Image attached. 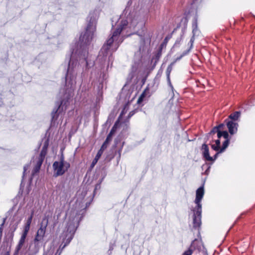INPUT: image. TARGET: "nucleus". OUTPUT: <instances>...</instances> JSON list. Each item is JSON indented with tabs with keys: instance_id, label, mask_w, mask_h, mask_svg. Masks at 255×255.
Here are the masks:
<instances>
[{
	"instance_id": "obj_22",
	"label": "nucleus",
	"mask_w": 255,
	"mask_h": 255,
	"mask_svg": "<svg viewBox=\"0 0 255 255\" xmlns=\"http://www.w3.org/2000/svg\"><path fill=\"white\" fill-rule=\"evenodd\" d=\"M240 113L239 112H236L230 115L229 118L233 120H237L240 117Z\"/></svg>"
},
{
	"instance_id": "obj_41",
	"label": "nucleus",
	"mask_w": 255,
	"mask_h": 255,
	"mask_svg": "<svg viewBox=\"0 0 255 255\" xmlns=\"http://www.w3.org/2000/svg\"><path fill=\"white\" fill-rule=\"evenodd\" d=\"M223 127V124H221L219 126H218L217 127H219V130H220V129H221V128Z\"/></svg>"
},
{
	"instance_id": "obj_11",
	"label": "nucleus",
	"mask_w": 255,
	"mask_h": 255,
	"mask_svg": "<svg viewBox=\"0 0 255 255\" xmlns=\"http://www.w3.org/2000/svg\"><path fill=\"white\" fill-rule=\"evenodd\" d=\"M203 248V243L202 241L200 239L194 240L191 245V248H193L194 250H197L198 251H201Z\"/></svg>"
},
{
	"instance_id": "obj_8",
	"label": "nucleus",
	"mask_w": 255,
	"mask_h": 255,
	"mask_svg": "<svg viewBox=\"0 0 255 255\" xmlns=\"http://www.w3.org/2000/svg\"><path fill=\"white\" fill-rule=\"evenodd\" d=\"M53 168L54 170V176L55 177L62 175L65 172L60 161H55L53 164Z\"/></svg>"
},
{
	"instance_id": "obj_24",
	"label": "nucleus",
	"mask_w": 255,
	"mask_h": 255,
	"mask_svg": "<svg viewBox=\"0 0 255 255\" xmlns=\"http://www.w3.org/2000/svg\"><path fill=\"white\" fill-rule=\"evenodd\" d=\"M110 141V140H108L107 139H106V140L102 144L100 149H102V150L104 151L107 148Z\"/></svg>"
},
{
	"instance_id": "obj_2",
	"label": "nucleus",
	"mask_w": 255,
	"mask_h": 255,
	"mask_svg": "<svg viewBox=\"0 0 255 255\" xmlns=\"http://www.w3.org/2000/svg\"><path fill=\"white\" fill-rule=\"evenodd\" d=\"M76 81L75 80L72 78H70V79L68 81L67 77H66V83L65 88L63 89H61L60 93H63V96L60 101V104L57 103L56 106L57 109H54L51 113L52 120H54L56 116V113L60 110L61 106H62V108L64 106H67V103L68 102V100L73 96V92L75 88Z\"/></svg>"
},
{
	"instance_id": "obj_33",
	"label": "nucleus",
	"mask_w": 255,
	"mask_h": 255,
	"mask_svg": "<svg viewBox=\"0 0 255 255\" xmlns=\"http://www.w3.org/2000/svg\"><path fill=\"white\" fill-rule=\"evenodd\" d=\"M48 146V141H46L44 143V145H43V146L42 147V149L47 151V150Z\"/></svg>"
},
{
	"instance_id": "obj_1",
	"label": "nucleus",
	"mask_w": 255,
	"mask_h": 255,
	"mask_svg": "<svg viewBox=\"0 0 255 255\" xmlns=\"http://www.w3.org/2000/svg\"><path fill=\"white\" fill-rule=\"evenodd\" d=\"M139 20L138 15L131 13L130 14L126 20L121 21L119 27L113 31L112 36L107 41L101 50V53L104 56H107L109 51H115L118 48L120 44L123 41V38L120 36L122 31L126 27L134 28L137 24Z\"/></svg>"
},
{
	"instance_id": "obj_30",
	"label": "nucleus",
	"mask_w": 255,
	"mask_h": 255,
	"mask_svg": "<svg viewBox=\"0 0 255 255\" xmlns=\"http://www.w3.org/2000/svg\"><path fill=\"white\" fill-rule=\"evenodd\" d=\"M103 152L104 151L102 150V149H100V150L98 151L96 157L95 158L98 159H99L101 157V155H102V154L103 153Z\"/></svg>"
},
{
	"instance_id": "obj_17",
	"label": "nucleus",
	"mask_w": 255,
	"mask_h": 255,
	"mask_svg": "<svg viewBox=\"0 0 255 255\" xmlns=\"http://www.w3.org/2000/svg\"><path fill=\"white\" fill-rule=\"evenodd\" d=\"M60 162L62 164V166L66 171L70 167V164L64 160L63 157H61L60 159Z\"/></svg>"
},
{
	"instance_id": "obj_18",
	"label": "nucleus",
	"mask_w": 255,
	"mask_h": 255,
	"mask_svg": "<svg viewBox=\"0 0 255 255\" xmlns=\"http://www.w3.org/2000/svg\"><path fill=\"white\" fill-rule=\"evenodd\" d=\"M221 136H223L226 140L228 139L229 134L226 131L218 132V137L220 138Z\"/></svg>"
},
{
	"instance_id": "obj_6",
	"label": "nucleus",
	"mask_w": 255,
	"mask_h": 255,
	"mask_svg": "<svg viewBox=\"0 0 255 255\" xmlns=\"http://www.w3.org/2000/svg\"><path fill=\"white\" fill-rule=\"evenodd\" d=\"M67 230L62 234V236L65 237L63 239V242L64 243L62 247L59 255L61 254L65 247L69 244L73 238V235L75 232V226L72 223H68L67 226Z\"/></svg>"
},
{
	"instance_id": "obj_27",
	"label": "nucleus",
	"mask_w": 255,
	"mask_h": 255,
	"mask_svg": "<svg viewBox=\"0 0 255 255\" xmlns=\"http://www.w3.org/2000/svg\"><path fill=\"white\" fill-rule=\"evenodd\" d=\"M129 105V103H128L125 106L124 109L123 110V111L121 112V116L125 115L127 112V111L128 109Z\"/></svg>"
},
{
	"instance_id": "obj_13",
	"label": "nucleus",
	"mask_w": 255,
	"mask_h": 255,
	"mask_svg": "<svg viewBox=\"0 0 255 255\" xmlns=\"http://www.w3.org/2000/svg\"><path fill=\"white\" fill-rule=\"evenodd\" d=\"M43 160H44V159H43L42 158H40L39 157H37V160L36 161V165H35V167H34L33 171H32L33 174L39 172V171L40 169L41 166L43 163Z\"/></svg>"
},
{
	"instance_id": "obj_15",
	"label": "nucleus",
	"mask_w": 255,
	"mask_h": 255,
	"mask_svg": "<svg viewBox=\"0 0 255 255\" xmlns=\"http://www.w3.org/2000/svg\"><path fill=\"white\" fill-rule=\"evenodd\" d=\"M90 197H87L86 199H84L83 201L81 202L82 204H85L86 206L85 208H87L88 206H89L90 204V203L92 202V197H91V195H92V193L90 192L89 193Z\"/></svg>"
},
{
	"instance_id": "obj_4",
	"label": "nucleus",
	"mask_w": 255,
	"mask_h": 255,
	"mask_svg": "<svg viewBox=\"0 0 255 255\" xmlns=\"http://www.w3.org/2000/svg\"><path fill=\"white\" fill-rule=\"evenodd\" d=\"M48 224V219L45 217L42 219L40 228L37 231L33 244L31 247V251L33 254H36L39 252L40 247L39 242H41L43 239Z\"/></svg>"
},
{
	"instance_id": "obj_28",
	"label": "nucleus",
	"mask_w": 255,
	"mask_h": 255,
	"mask_svg": "<svg viewBox=\"0 0 255 255\" xmlns=\"http://www.w3.org/2000/svg\"><path fill=\"white\" fill-rule=\"evenodd\" d=\"M46 153L47 151L42 149L38 157L44 159L45 155H46Z\"/></svg>"
},
{
	"instance_id": "obj_25",
	"label": "nucleus",
	"mask_w": 255,
	"mask_h": 255,
	"mask_svg": "<svg viewBox=\"0 0 255 255\" xmlns=\"http://www.w3.org/2000/svg\"><path fill=\"white\" fill-rule=\"evenodd\" d=\"M33 214H34V211H32L31 213V215L28 218L27 221H26V223L25 224L27 225H30V224L31 223V222H32V218H33Z\"/></svg>"
},
{
	"instance_id": "obj_12",
	"label": "nucleus",
	"mask_w": 255,
	"mask_h": 255,
	"mask_svg": "<svg viewBox=\"0 0 255 255\" xmlns=\"http://www.w3.org/2000/svg\"><path fill=\"white\" fill-rule=\"evenodd\" d=\"M202 150L204 157L208 161H213V157L209 155V148L207 144H203L202 146Z\"/></svg>"
},
{
	"instance_id": "obj_10",
	"label": "nucleus",
	"mask_w": 255,
	"mask_h": 255,
	"mask_svg": "<svg viewBox=\"0 0 255 255\" xmlns=\"http://www.w3.org/2000/svg\"><path fill=\"white\" fill-rule=\"evenodd\" d=\"M26 236H27L26 235L22 234V235L20 237V239L19 241L18 244L15 248L13 255H18L19 251L22 247V246L25 242V240Z\"/></svg>"
},
{
	"instance_id": "obj_5",
	"label": "nucleus",
	"mask_w": 255,
	"mask_h": 255,
	"mask_svg": "<svg viewBox=\"0 0 255 255\" xmlns=\"http://www.w3.org/2000/svg\"><path fill=\"white\" fill-rule=\"evenodd\" d=\"M96 19L95 18L91 19L87 26L86 32L83 36L82 42H81V48L82 46L87 45L91 42L96 31Z\"/></svg>"
},
{
	"instance_id": "obj_31",
	"label": "nucleus",
	"mask_w": 255,
	"mask_h": 255,
	"mask_svg": "<svg viewBox=\"0 0 255 255\" xmlns=\"http://www.w3.org/2000/svg\"><path fill=\"white\" fill-rule=\"evenodd\" d=\"M212 147L214 150L216 151H219V152L220 151V149L221 148H220V146H218L216 144H212Z\"/></svg>"
},
{
	"instance_id": "obj_9",
	"label": "nucleus",
	"mask_w": 255,
	"mask_h": 255,
	"mask_svg": "<svg viewBox=\"0 0 255 255\" xmlns=\"http://www.w3.org/2000/svg\"><path fill=\"white\" fill-rule=\"evenodd\" d=\"M227 125L230 134H234L237 132L238 127L237 123L229 121L227 123Z\"/></svg>"
},
{
	"instance_id": "obj_20",
	"label": "nucleus",
	"mask_w": 255,
	"mask_h": 255,
	"mask_svg": "<svg viewBox=\"0 0 255 255\" xmlns=\"http://www.w3.org/2000/svg\"><path fill=\"white\" fill-rule=\"evenodd\" d=\"M194 35L193 34L192 37L191 38L190 41V42L191 43V46H190V47L189 49L187 52L183 53V54L181 55V56L179 58H177L176 60L180 59L182 57H183L184 55L187 54L189 52L190 50L191 49V48L192 47V45H193V43L194 42Z\"/></svg>"
},
{
	"instance_id": "obj_38",
	"label": "nucleus",
	"mask_w": 255,
	"mask_h": 255,
	"mask_svg": "<svg viewBox=\"0 0 255 255\" xmlns=\"http://www.w3.org/2000/svg\"><path fill=\"white\" fill-rule=\"evenodd\" d=\"M215 142L217 145L220 146V141L219 139L216 140Z\"/></svg>"
},
{
	"instance_id": "obj_37",
	"label": "nucleus",
	"mask_w": 255,
	"mask_h": 255,
	"mask_svg": "<svg viewBox=\"0 0 255 255\" xmlns=\"http://www.w3.org/2000/svg\"><path fill=\"white\" fill-rule=\"evenodd\" d=\"M28 168V166L25 165L23 167V176H24L25 173Z\"/></svg>"
},
{
	"instance_id": "obj_3",
	"label": "nucleus",
	"mask_w": 255,
	"mask_h": 255,
	"mask_svg": "<svg viewBox=\"0 0 255 255\" xmlns=\"http://www.w3.org/2000/svg\"><path fill=\"white\" fill-rule=\"evenodd\" d=\"M204 194L203 186L199 188L196 192V198L195 203L196 204V207L193 210V227L198 228L201 224V212L202 205L201 201Z\"/></svg>"
},
{
	"instance_id": "obj_43",
	"label": "nucleus",
	"mask_w": 255,
	"mask_h": 255,
	"mask_svg": "<svg viewBox=\"0 0 255 255\" xmlns=\"http://www.w3.org/2000/svg\"><path fill=\"white\" fill-rule=\"evenodd\" d=\"M219 153V152H218V153H216V154H215V158H216V157H217V155H218V154Z\"/></svg>"
},
{
	"instance_id": "obj_29",
	"label": "nucleus",
	"mask_w": 255,
	"mask_h": 255,
	"mask_svg": "<svg viewBox=\"0 0 255 255\" xmlns=\"http://www.w3.org/2000/svg\"><path fill=\"white\" fill-rule=\"evenodd\" d=\"M218 132H221L220 131V130H219V127H214L212 130L210 131V134H214V133H215L216 132H217V133H218ZM218 135V134H217V135Z\"/></svg>"
},
{
	"instance_id": "obj_7",
	"label": "nucleus",
	"mask_w": 255,
	"mask_h": 255,
	"mask_svg": "<svg viewBox=\"0 0 255 255\" xmlns=\"http://www.w3.org/2000/svg\"><path fill=\"white\" fill-rule=\"evenodd\" d=\"M80 57V51L78 47L76 49H73L71 52L70 60L68 65L70 66L72 65V66L76 65L77 63L79 58Z\"/></svg>"
},
{
	"instance_id": "obj_39",
	"label": "nucleus",
	"mask_w": 255,
	"mask_h": 255,
	"mask_svg": "<svg viewBox=\"0 0 255 255\" xmlns=\"http://www.w3.org/2000/svg\"><path fill=\"white\" fill-rule=\"evenodd\" d=\"M61 248H62V247H61V246L59 247V249L57 250L56 254H55V255H57V254H59V253L60 252V251H61Z\"/></svg>"
},
{
	"instance_id": "obj_36",
	"label": "nucleus",
	"mask_w": 255,
	"mask_h": 255,
	"mask_svg": "<svg viewBox=\"0 0 255 255\" xmlns=\"http://www.w3.org/2000/svg\"><path fill=\"white\" fill-rule=\"evenodd\" d=\"M98 160H99V159H97V158H95L94 159V160H93V161L92 163V166H94V165H95L97 163V162H98Z\"/></svg>"
},
{
	"instance_id": "obj_35",
	"label": "nucleus",
	"mask_w": 255,
	"mask_h": 255,
	"mask_svg": "<svg viewBox=\"0 0 255 255\" xmlns=\"http://www.w3.org/2000/svg\"><path fill=\"white\" fill-rule=\"evenodd\" d=\"M144 97V94H142L140 96V97L138 98V101H137V103H140V102H141L142 101V100H143V99Z\"/></svg>"
},
{
	"instance_id": "obj_34",
	"label": "nucleus",
	"mask_w": 255,
	"mask_h": 255,
	"mask_svg": "<svg viewBox=\"0 0 255 255\" xmlns=\"http://www.w3.org/2000/svg\"><path fill=\"white\" fill-rule=\"evenodd\" d=\"M53 252L52 250H48L44 252L43 255H53Z\"/></svg>"
},
{
	"instance_id": "obj_14",
	"label": "nucleus",
	"mask_w": 255,
	"mask_h": 255,
	"mask_svg": "<svg viewBox=\"0 0 255 255\" xmlns=\"http://www.w3.org/2000/svg\"><path fill=\"white\" fill-rule=\"evenodd\" d=\"M172 70V67L171 66H168L166 69V75H167V78L168 81V83L169 86L171 88V89H173V86L171 85V83L170 79V74Z\"/></svg>"
},
{
	"instance_id": "obj_26",
	"label": "nucleus",
	"mask_w": 255,
	"mask_h": 255,
	"mask_svg": "<svg viewBox=\"0 0 255 255\" xmlns=\"http://www.w3.org/2000/svg\"><path fill=\"white\" fill-rule=\"evenodd\" d=\"M30 225H25L22 234L27 235L28 232L30 229Z\"/></svg>"
},
{
	"instance_id": "obj_23",
	"label": "nucleus",
	"mask_w": 255,
	"mask_h": 255,
	"mask_svg": "<svg viewBox=\"0 0 255 255\" xmlns=\"http://www.w3.org/2000/svg\"><path fill=\"white\" fill-rule=\"evenodd\" d=\"M229 139H226L224 142V143L223 144V146L220 149V151L219 152V153H221V152H223L225 150V149L228 147V146L229 145Z\"/></svg>"
},
{
	"instance_id": "obj_32",
	"label": "nucleus",
	"mask_w": 255,
	"mask_h": 255,
	"mask_svg": "<svg viewBox=\"0 0 255 255\" xmlns=\"http://www.w3.org/2000/svg\"><path fill=\"white\" fill-rule=\"evenodd\" d=\"M192 254V250L190 249L184 252L182 255H191Z\"/></svg>"
},
{
	"instance_id": "obj_16",
	"label": "nucleus",
	"mask_w": 255,
	"mask_h": 255,
	"mask_svg": "<svg viewBox=\"0 0 255 255\" xmlns=\"http://www.w3.org/2000/svg\"><path fill=\"white\" fill-rule=\"evenodd\" d=\"M116 130V125H115L112 128V129L111 130L110 133H109V134L108 135L106 139H107L108 140H109L110 141H111L112 140V136L113 135V134L115 133V131Z\"/></svg>"
},
{
	"instance_id": "obj_19",
	"label": "nucleus",
	"mask_w": 255,
	"mask_h": 255,
	"mask_svg": "<svg viewBox=\"0 0 255 255\" xmlns=\"http://www.w3.org/2000/svg\"><path fill=\"white\" fill-rule=\"evenodd\" d=\"M194 35L193 34L192 37L191 38L190 41V42L191 43V46H190V47L189 49L187 52L183 53V54L181 55V56L179 58H177L176 60L180 59L182 57H183L184 55L187 54L189 52L190 50L191 49V48L192 47V45H193V43L194 42Z\"/></svg>"
},
{
	"instance_id": "obj_21",
	"label": "nucleus",
	"mask_w": 255,
	"mask_h": 255,
	"mask_svg": "<svg viewBox=\"0 0 255 255\" xmlns=\"http://www.w3.org/2000/svg\"><path fill=\"white\" fill-rule=\"evenodd\" d=\"M192 28L193 34L195 35L196 31L197 30V21L196 18H195L193 21Z\"/></svg>"
},
{
	"instance_id": "obj_40",
	"label": "nucleus",
	"mask_w": 255,
	"mask_h": 255,
	"mask_svg": "<svg viewBox=\"0 0 255 255\" xmlns=\"http://www.w3.org/2000/svg\"><path fill=\"white\" fill-rule=\"evenodd\" d=\"M134 114V112L133 111H132L131 112L129 113V117H131L132 116V115H133V114Z\"/></svg>"
},
{
	"instance_id": "obj_42",
	"label": "nucleus",
	"mask_w": 255,
	"mask_h": 255,
	"mask_svg": "<svg viewBox=\"0 0 255 255\" xmlns=\"http://www.w3.org/2000/svg\"><path fill=\"white\" fill-rule=\"evenodd\" d=\"M70 66H71L72 67H74V66H72V65H70V66H69V67H68V69H69V68H70ZM67 71H69V69H67Z\"/></svg>"
}]
</instances>
